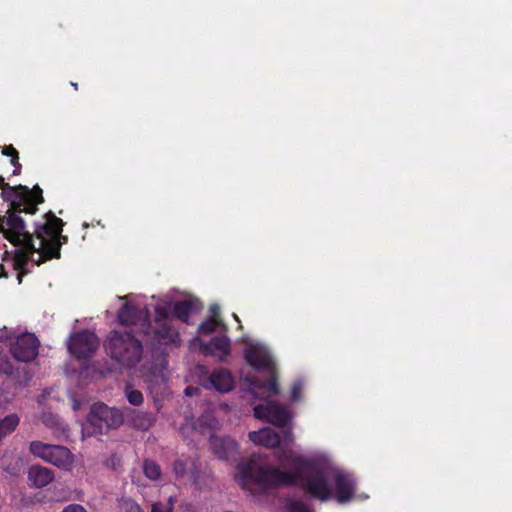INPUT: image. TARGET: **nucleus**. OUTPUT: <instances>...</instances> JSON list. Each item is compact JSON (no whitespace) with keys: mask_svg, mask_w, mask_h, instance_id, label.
Instances as JSON below:
<instances>
[{"mask_svg":"<svg viewBox=\"0 0 512 512\" xmlns=\"http://www.w3.org/2000/svg\"><path fill=\"white\" fill-rule=\"evenodd\" d=\"M0 373L11 378L17 385L26 386L33 378V371L27 366H14L9 356L0 347Z\"/></svg>","mask_w":512,"mask_h":512,"instance_id":"obj_10","label":"nucleus"},{"mask_svg":"<svg viewBox=\"0 0 512 512\" xmlns=\"http://www.w3.org/2000/svg\"><path fill=\"white\" fill-rule=\"evenodd\" d=\"M272 372H274V370ZM251 384L254 388L269 392L270 395H277L279 393L278 380L274 373L265 381L255 380Z\"/></svg>","mask_w":512,"mask_h":512,"instance_id":"obj_24","label":"nucleus"},{"mask_svg":"<svg viewBox=\"0 0 512 512\" xmlns=\"http://www.w3.org/2000/svg\"><path fill=\"white\" fill-rule=\"evenodd\" d=\"M37 252L39 253V257L34 262L38 266L45 263L46 261L60 258L58 249L56 248L52 251L43 241H40V248H38Z\"/></svg>","mask_w":512,"mask_h":512,"instance_id":"obj_26","label":"nucleus"},{"mask_svg":"<svg viewBox=\"0 0 512 512\" xmlns=\"http://www.w3.org/2000/svg\"><path fill=\"white\" fill-rule=\"evenodd\" d=\"M99 347L98 337L91 331L82 330L71 336L68 343L69 352L77 359L90 358Z\"/></svg>","mask_w":512,"mask_h":512,"instance_id":"obj_8","label":"nucleus"},{"mask_svg":"<svg viewBox=\"0 0 512 512\" xmlns=\"http://www.w3.org/2000/svg\"><path fill=\"white\" fill-rule=\"evenodd\" d=\"M122 423L123 415L118 409L104 403H95L91 407L83 431L88 436L103 434L109 429L120 427Z\"/></svg>","mask_w":512,"mask_h":512,"instance_id":"obj_5","label":"nucleus"},{"mask_svg":"<svg viewBox=\"0 0 512 512\" xmlns=\"http://www.w3.org/2000/svg\"><path fill=\"white\" fill-rule=\"evenodd\" d=\"M218 325L217 319L210 317L199 325L198 332L204 335L211 334L217 329Z\"/></svg>","mask_w":512,"mask_h":512,"instance_id":"obj_30","label":"nucleus"},{"mask_svg":"<svg viewBox=\"0 0 512 512\" xmlns=\"http://www.w3.org/2000/svg\"><path fill=\"white\" fill-rule=\"evenodd\" d=\"M18 151L16 150V148L10 144V145H5L3 148H2V154L4 156H7V157H12L13 154L17 153Z\"/></svg>","mask_w":512,"mask_h":512,"instance_id":"obj_40","label":"nucleus"},{"mask_svg":"<svg viewBox=\"0 0 512 512\" xmlns=\"http://www.w3.org/2000/svg\"><path fill=\"white\" fill-rule=\"evenodd\" d=\"M55 478L54 472L47 467L32 465L28 470V479L33 486L43 488L50 484Z\"/></svg>","mask_w":512,"mask_h":512,"instance_id":"obj_20","label":"nucleus"},{"mask_svg":"<svg viewBox=\"0 0 512 512\" xmlns=\"http://www.w3.org/2000/svg\"><path fill=\"white\" fill-rule=\"evenodd\" d=\"M244 357L246 362L256 370L272 372L275 369L269 351L259 344H249L245 348Z\"/></svg>","mask_w":512,"mask_h":512,"instance_id":"obj_11","label":"nucleus"},{"mask_svg":"<svg viewBox=\"0 0 512 512\" xmlns=\"http://www.w3.org/2000/svg\"><path fill=\"white\" fill-rule=\"evenodd\" d=\"M288 512H313L305 503L301 501H293L287 506Z\"/></svg>","mask_w":512,"mask_h":512,"instance_id":"obj_33","label":"nucleus"},{"mask_svg":"<svg viewBox=\"0 0 512 512\" xmlns=\"http://www.w3.org/2000/svg\"><path fill=\"white\" fill-rule=\"evenodd\" d=\"M0 233L17 247L13 252V269L16 271L28 270L29 261L38 248L34 244V234L27 230L25 220L10 216L5 222L0 221Z\"/></svg>","mask_w":512,"mask_h":512,"instance_id":"obj_2","label":"nucleus"},{"mask_svg":"<svg viewBox=\"0 0 512 512\" xmlns=\"http://www.w3.org/2000/svg\"><path fill=\"white\" fill-rule=\"evenodd\" d=\"M123 512H144L140 505L133 499H123L121 503Z\"/></svg>","mask_w":512,"mask_h":512,"instance_id":"obj_31","label":"nucleus"},{"mask_svg":"<svg viewBox=\"0 0 512 512\" xmlns=\"http://www.w3.org/2000/svg\"><path fill=\"white\" fill-rule=\"evenodd\" d=\"M200 351L205 356H215L224 361L231 352L230 339L225 335H217L209 342L201 341Z\"/></svg>","mask_w":512,"mask_h":512,"instance_id":"obj_13","label":"nucleus"},{"mask_svg":"<svg viewBox=\"0 0 512 512\" xmlns=\"http://www.w3.org/2000/svg\"><path fill=\"white\" fill-rule=\"evenodd\" d=\"M234 316V319L239 323V328H242V325H241V322H240V319L238 318V316L236 314H233Z\"/></svg>","mask_w":512,"mask_h":512,"instance_id":"obj_46","label":"nucleus"},{"mask_svg":"<svg viewBox=\"0 0 512 512\" xmlns=\"http://www.w3.org/2000/svg\"><path fill=\"white\" fill-rule=\"evenodd\" d=\"M146 334L150 336L153 344L168 345L180 341L179 333L168 323L157 324L153 328L149 324V331H146Z\"/></svg>","mask_w":512,"mask_h":512,"instance_id":"obj_14","label":"nucleus"},{"mask_svg":"<svg viewBox=\"0 0 512 512\" xmlns=\"http://www.w3.org/2000/svg\"><path fill=\"white\" fill-rule=\"evenodd\" d=\"M19 421V417L16 414H10L0 419V441L17 428Z\"/></svg>","mask_w":512,"mask_h":512,"instance_id":"obj_23","label":"nucleus"},{"mask_svg":"<svg viewBox=\"0 0 512 512\" xmlns=\"http://www.w3.org/2000/svg\"><path fill=\"white\" fill-rule=\"evenodd\" d=\"M16 337L14 336V333L9 330L7 327L0 328V341L1 342H11L14 341Z\"/></svg>","mask_w":512,"mask_h":512,"instance_id":"obj_37","label":"nucleus"},{"mask_svg":"<svg viewBox=\"0 0 512 512\" xmlns=\"http://www.w3.org/2000/svg\"><path fill=\"white\" fill-rule=\"evenodd\" d=\"M190 459L188 457L177 458L173 464V472L177 478L184 477L188 471Z\"/></svg>","mask_w":512,"mask_h":512,"instance_id":"obj_29","label":"nucleus"},{"mask_svg":"<svg viewBox=\"0 0 512 512\" xmlns=\"http://www.w3.org/2000/svg\"><path fill=\"white\" fill-rule=\"evenodd\" d=\"M125 396L128 402L133 406H140L143 404L144 397L140 390L134 389L133 385L127 383L124 389Z\"/></svg>","mask_w":512,"mask_h":512,"instance_id":"obj_27","label":"nucleus"},{"mask_svg":"<svg viewBox=\"0 0 512 512\" xmlns=\"http://www.w3.org/2000/svg\"><path fill=\"white\" fill-rule=\"evenodd\" d=\"M118 322L124 326L136 325L146 319L144 312L132 303H125L117 313Z\"/></svg>","mask_w":512,"mask_h":512,"instance_id":"obj_18","label":"nucleus"},{"mask_svg":"<svg viewBox=\"0 0 512 512\" xmlns=\"http://www.w3.org/2000/svg\"><path fill=\"white\" fill-rule=\"evenodd\" d=\"M249 439L257 444L268 448H276L280 445V436L271 428H263L258 431L249 432Z\"/></svg>","mask_w":512,"mask_h":512,"instance_id":"obj_19","label":"nucleus"},{"mask_svg":"<svg viewBox=\"0 0 512 512\" xmlns=\"http://www.w3.org/2000/svg\"><path fill=\"white\" fill-rule=\"evenodd\" d=\"M8 187H12V186L5 182L4 177L0 176V188L2 190L1 197H2L3 201L7 203V208H11L13 201H14V197H8L7 195L4 194Z\"/></svg>","mask_w":512,"mask_h":512,"instance_id":"obj_34","label":"nucleus"},{"mask_svg":"<svg viewBox=\"0 0 512 512\" xmlns=\"http://www.w3.org/2000/svg\"><path fill=\"white\" fill-rule=\"evenodd\" d=\"M198 392H199V389H198V388H196V387H192V386H188V387H186V389H185V394H186L187 396H192V395H194V394H197Z\"/></svg>","mask_w":512,"mask_h":512,"instance_id":"obj_41","label":"nucleus"},{"mask_svg":"<svg viewBox=\"0 0 512 512\" xmlns=\"http://www.w3.org/2000/svg\"><path fill=\"white\" fill-rule=\"evenodd\" d=\"M43 222L35 223L34 237L43 241L53 251L58 249L61 254V247L68 242V236L62 235L64 222L52 211L43 215Z\"/></svg>","mask_w":512,"mask_h":512,"instance_id":"obj_6","label":"nucleus"},{"mask_svg":"<svg viewBox=\"0 0 512 512\" xmlns=\"http://www.w3.org/2000/svg\"><path fill=\"white\" fill-rule=\"evenodd\" d=\"M50 448L51 444H47L41 441H32L30 443L29 450L35 457H39L46 461Z\"/></svg>","mask_w":512,"mask_h":512,"instance_id":"obj_28","label":"nucleus"},{"mask_svg":"<svg viewBox=\"0 0 512 512\" xmlns=\"http://www.w3.org/2000/svg\"><path fill=\"white\" fill-rule=\"evenodd\" d=\"M143 473L148 479L152 481H157L162 477V470L160 465L151 459H145L143 461Z\"/></svg>","mask_w":512,"mask_h":512,"instance_id":"obj_25","label":"nucleus"},{"mask_svg":"<svg viewBox=\"0 0 512 512\" xmlns=\"http://www.w3.org/2000/svg\"><path fill=\"white\" fill-rule=\"evenodd\" d=\"M8 197H14L11 208H7L4 215L0 214V221L5 222L8 217L23 219L22 213L34 215L38 206L44 202L43 190L36 184L31 189L28 186L19 184L8 187L4 193Z\"/></svg>","mask_w":512,"mask_h":512,"instance_id":"obj_4","label":"nucleus"},{"mask_svg":"<svg viewBox=\"0 0 512 512\" xmlns=\"http://www.w3.org/2000/svg\"><path fill=\"white\" fill-rule=\"evenodd\" d=\"M6 470L12 475H18L20 471V469L17 467L7 468Z\"/></svg>","mask_w":512,"mask_h":512,"instance_id":"obj_45","label":"nucleus"},{"mask_svg":"<svg viewBox=\"0 0 512 512\" xmlns=\"http://www.w3.org/2000/svg\"><path fill=\"white\" fill-rule=\"evenodd\" d=\"M214 455L221 460H232L238 455V443L230 436L212 435L209 440Z\"/></svg>","mask_w":512,"mask_h":512,"instance_id":"obj_12","label":"nucleus"},{"mask_svg":"<svg viewBox=\"0 0 512 512\" xmlns=\"http://www.w3.org/2000/svg\"><path fill=\"white\" fill-rule=\"evenodd\" d=\"M40 342L33 333L18 335L10 343L9 351L14 359L23 363H29L38 356Z\"/></svg>","mask_w":512,"mask_h":512,"instance_id":"obj_7","label":"nucleus"},{"mask_svg":"<svg viewBox=\"0 0 512 512\" xmlns=\"http://www.w3.org/2000/svg\"><path fill=\"white\" fill-rule=\"evenodd\" d=\"M63 512H87L86 509L79 504H70L64 508Z\"/></svg>","mask_w":512,"mask_h":512,"instance_id":"obj_39","label":"nucleus"},{"mask_svg":"<svg viewBox=\"0 0 512 512\" xmlns=\"http://www.w3.org/2000/svg\"><path fill=\"white\" fill-rule=\"evenodd\" d=\"M335 498L343 504L349 502L355 494V480L346 473H338L334 478Z\"/></svg>","mask_w":512,"mask_h":512,"instance_id":"obj_15","label":"nucleus"},{"mask_svg":"<svg viewBox=\"0 0 512 512\" xmlns=\"http://www.w3.org/2000/svg\"><path fill=\"white\" fill-rule=\"evenodd\" d=\"M46 462L62 470L70 471L74 465V455L65 446L51 445Z\"/></svg>","mask_w":512,"mask_h":512,"instance_id":"obj_16","label":"nucleus"},{"mask_svg":"<svg viewBox=\"0 0 512 512\" xmlns=\"http://www.w3.org/2000/svg\"><path fill=\"white\" fill-rule=\"evenodd\" d=\"M254 416L276 426L285 427L291 420L289 410L275 401H267L254 407Z\"/></svg>","mask_w":512,"mask_h":512,"instance_id":"obj_9","label":"nucleus"},{"mask_svg":"<svg viewBox=\"0 0 512 512\" xmlns=\"http://www.w3.org/2000/svg\"><path fill=\"white\" fill-rule=\"evenodd\" d=\"M281 466L289 465L290 470L261 464L256 457L241 461L236 466L237 481L247 490L268 492L279 487L297 486L306 495L327 501L332 496L326 470L317 461L301 456L292 457L283 452L278 455Z\"/></svg>","mask_w":512,"mask_h":512,"instance_id":"obj_1","label":"nucleus"},{"mask_svg":"<svg viewBox=\"0 0 512 512\" xmlns=\"http://www.w3.org/2000/svg\"><path fill=\"white\" fill-rule=\"evenodd\" d=\"M174 498L169 497L168 503L156 502L152 505V512H173Z\"/></svg>","mask_w":512,"mask_h":512,"instance_id":"obj_32","label":"nucleus"},{"mask_svg":"<svg viewBox=\"0 0 512 512\" xmlns=\"http://www.w3.org/2000/svg\"><path fill=\"white\" fill-rule=\"evenodd\" d=\"M17 272H18L17 273V281L19 284H21L23 281V277L29 273V270H21V271H17Z\"/></svg>","mask_w":512,"mask_h":512,"instance_id":"obj_42","label":"nucleus"},{"mask_svg":"<svg viewBox=\"0 0 512 512\" xmlns=\"http://www.w3.org/2000/svg\"><path fill=\"white\" fill-rule=\"evenodd\" d=\"M210 311L212 313V317H214L216 319V317H218V315H219L220 308L218 305L215 304V305L211 306Z\"/></svg>","mask_w":512,"mask_h":512,"instance_id":"obj_43","label":"nucleus"},{"mask_svg":"<svg viewBox=\"0 0 512 512\" xmlns=\"http://www.w3.org/2000/svg\"><path fill=\"white\" fill-rule=\"evenodd\" d=\"M168 311L165 307L158 306L155 309V323L162 324L167 323Z\"/></svg>","mask_w":512,"mask_h":512,"instance_id":"obj_35","label":"nucleus"},{"mask_svg":"<svg viewBox=\"0 0 512 512\" xmlns=\"http://www.w3.org/2000/svg\"><path fill=\"white\" fill-rule=\"evenodd\" d=\"M107 355L121 367H136L143 355V344L131 332L112 330L104 344Z\"/></svg>","mask_w":512,"mask_h":512,"instance_id":"obj_3","label":"nucleus"},{"mask_svg":"<svg viewBox=\"0 0 512 512\" xmlns=\"http://www.w3.org/2000/svg\"><path fill=\"white\" fill-rule=\"evenodd\" d=\"M211 386L221 392L227 393L234 388V378L232 373L226 368H217L209 376Z\"/></svg>","mask_w":512,"mask_h":512,"instance_id":"obj_17","label":"nucleus"},{"mask_svg":"<svg viewBox=\"0 0 512 512\" xmlns=\"http://www.w3.org/2000/svg\"><path fill=\"white\" fill-rule=\"evenodd\" d=\"M11 165L14 167L13 175H20L22 170V165L19 161V152L12 155L10 159Z\"/></svg>","mask_w":512,"mask_h":512,"instance_id":"obj_38","label":"nucleus"},{"mask_svg":"<svg viewBox=\"0 0 512 512\" xmlns=\"http://www.w3.org/2000/svg\"><path fill=\"white\" fill-rule=\"evenodd\" d=\"M131 423L134 428L147 431L155 423V417L151 412L133 410L131 414Z\"/></svg>","mask_w":512,"mask_h":512,"instance_id":"obj_21","label":"nucleus"},{"mask_svg":"<svg viewBox=\"0 0 512 512\" xmlns=\"http://www.w3.org/2000/svg\"><path fill=\"white\" fill-rule=\"evenodd\" d=\"M9 274L5 269V266L0 264V278H8Z\"/></svg>","mask_w":512,"mask_h":512,"instance_id":"obj_44","label":"nucleus"},{"mask_svg":"<svg viewBox=\"0 0 512 512\" xmlns=\"http://www.w3.org/2000/svg\"><path fill=\"white\" fill-rule=\"evenodd\" d=\"M71 85L74 87L75 90L78 89V84L77 83L72 82Z\"/></svg>","mask_w":512,"mask_h":512,"instance_id":"obj_47","label":"nucleus"},{"mask_svg":"<svg viewBox=\"0 0 512 512\" xmlns=\"http://www.w3.org/2000/svg\"><path fill=\"white\" fill-rule=\"evenodd\" d=\"M193 302L190 300L178 301L174 304L173 314L176 318L187 323L193 310Z\"/></svg>","mask_w":512,"mask_h":512,"instance_id":"obj_22","label":"nucleus"},{"mask_svg":"<svg viewBox=\"0 0 512 512\" xmlns=\"http://www.w3.org/2000/svg\"><path fill=\"white\" fill-rule=\"evenodd\" d=\"M302 389H303V384L301 381H295L293 383L292 389H291V400L293 402H296L300 399Z\"/></svg>","mask_w":512,"mask_h":512,"instance_id":"obj_36","label":"nucleus"}]
</instances>
